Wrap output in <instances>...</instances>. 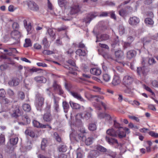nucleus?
Listing matches in <instances>:
<instances>
[{"instance_id":"nucleus-1","label":"nucleus","mask_w":158,"mask_h":158,"mask_svg":"<svg viewBox=\"0 0 158 158\" xmlns=\"http://www.w3.org/2000/svg\"><path fill=\"white\" fill-rule=\"evenodd\" d=\"M11 38L10 41L12 43V44L18 45L20 43L19 38L21 37V33L18 30H13L11 33Z\"/></svg>"},{"instance_id":"nucleus-2","label":"nucleus","mask_w":158,"mask_h":158,"mask_svg":"<svg viewBox=\"0 0 158 158\" xmlns=\"http://www.w3.org/2000/svg\"><path fill=\"white\" fill-rule=\"evenodd\" d=\"M44 99L43 95L37 94L36 95L35 105L37 109H40L44 103Z\"/></svg>"},{"instance_id":"nucleus-3","label":"nucleus","mask_w":158,"mask_h":158,"mask_svg":"<svg viewBox=\"0 0 158 158\" xmlns=\"http://www.w3.org/2000/svg\"><path fill=\"white\" fill-rule=\"evenodd\" d=\"M97 15H98L96 13L91 12L86 15V17L84 19V21L86 23H89Z\"/></svg>"},{"instance_id":"nucleus-4","label":"nucleus","mask_w":158,"mask_h":158,"mask_svg":"<svg viewBox=\"0 0 158 158\" xmlns=\"http://www.w3.org/2000/svg\"><path fill=\"white\" fill-rule=\"evenodd\" d=\"M115 57L116 58V61L118 63H122V60L124 58L123 51L121 50L116 51L115 52Z\"/></svg>"},{"instance_id":"nucleus-5","label":"nucleus","mask_w":158,"mask_h":158,"mask_svg":"<svg viewBox=\"0 0 158 158\" xmlns=\"http://www.w3.org/2000/svg\"><path fill=\"white\" fill-rule=\"evenodd\" d=\"M52 86L54 90L59 95L62 96L64 92L62 89L60 85L57 82L54 81L53 84Z\"/></svg>"},{"instance_id":"nucleus-6","label":"nucleus","mask_w":158,"mask_h":158,"mask_svg":"<svg viewBox=\"0 0 158 158\" xmlns=\"http://www.w3.org/2000/svg\"><path fill=\"white\" fill-rule=\"evenodd\" d=\"M133 81V78L132 76L127 75L123 77V83L124 85L127 86L131 84Z\"/></svg>"},{"instance_id":"nucleus-7","label":"nucleus","mask_w":158,"mask_h":158,"mask_svg":"<svg viewBox=\"0 0 158 158\" xmlns=\"http://www.w3.org/2000/svg\"><path fill=\"white\" fill-rule=\"evenodd\" d=\"M12 108L13 110L10 112L12 117H17L20 115L19 106H13Z\"/></svg>"},{"instance_id":"nucleus-8","label":"nucleus","mask_w":158,"mask_h":158,"mask_svg":"<svg viewBox=\"0 0 158 158\" xmlns=\"http://www.w3.org/2000/svg\"><path fill=\"white\" fill-rule=\"evenodd\" d=\"M43 119L44 121L50 123L53 119L52 117L49 112H46L43 115Z\"/></svg>"},{"instance_id":"nucleus-9","label":"nucleus","mask_w":158,"mask_h":158,"mask_svg":"<svg viewBox=\"0 0 158 158\" xmlns=\"http://www.w3.org/2000/svg\"><path fill=\"white\" fill-rule=\"evenodd\" d=\"M19 83V79L17 77H13L8 81V84L10 86L13 87L18 85Z\"/></svg>"},{"instance_id":"nucleus-10","label":"nucleus","mask_w":158,"mask_h":158,"mask_svg":"<svg viewBox=\"0 0 158 158\" xmlns=\"http://www.w3.org/2000/svg\"><path fill=\"white\" fill-rule=\"evenodd\" d=\"M139 22V18L136 16L131 17L128 20V23L131 25H135Z\"/></svg>"},{"instance_id":"nucleus-11","label":"nucleus","mask_w":158,"mask_h":158,"mask_svg":"<svg viewBox=\"0 0 158 158\" xmlns=\"http://www.w3.org/2000/svg\"><path fill=\"white\" fill-rule=\"evenodd\" d=\"M28 6L29 9L34 11H37L39 10V6L33 1H31L28 3Z\"/></svg>"},{"instance_id":"nucleus-12","label":"nucleus","mask_w":158,"mask_h":158,"mask_svg":"<svg viewBox=\"0 0 158 158\" xmlns=\"http://www.w3.org/2000/svg\"><path fill=\"white\" fill-rule=\"evenodd\" d=\"M137 71L139 75H140L141 74H142L143 75H145L148 72V70L145 67L143 66L138 67Z\"/></svg>"},{"instance_id":"nucleus-13","label":"nucleus","mask_w":158,"mask_h":158,"mask_svg":"<svg viewBox=\"0 0 158 158\" xmlns=\"http://www.w3.org/2000/svg\"><path fill=\"white\" fill-rule=\"evenodd\" d=\"M121 82V80L120 77L117 75H114L113 77L112 84L114 86L118 85Z\"/></svg>"},{"instance_id":"nucleus-14","label":"nucleus","mask_w":158,"mask_h":158,"mask_svg":"<svg viewBox=\"0 0 158 158\" xmlns=\"http://www.w3.org/2000/svg\"><path fill=\"white\" fill-rule=\"evenodd\" d=\"M71 94L75 98L81 101L85 102V100L81 96L80 94L76 92L71 91L70 92Z\"/></svg>"},{"instance_id":"nucleus-15","label":"nucleus","mask_w":158,"mask_h":158,"mask_svg":"<svg viewBox=\"0 0 158 158\" xmlns=\"http://www.w3.org/2000/svg\"><path fill=\"white\" fill-rule=\"evenodd\" d=\"M34 80L37 83H45L46 81V79L43 76H36L34 78Z\"/></svg>"},{"instance_id":"nucleus-16","label":"nucleus","mask_w":158,"mask_h":158,"mask_svg":"<svg viewBox=\"0 0 158 158\" xmlns=\"http://www.w3.org/2000/svg\"><path fill=\"white\" fill-rule=\"evenodd\" d=\"M80 10V9L78 5H75L72 6L71 7L70 11V14L71 15H73L77 13Z\"/></svg>"},{"instance_id":"nucleus-17","label":"nucleus","mask_w":158,"mask_h":158,"mask_svg":"<svg viewBox=\"0 0 158 158\" xmlns=\"http://www.w3.org/2000/svg\"><path fill=\"white\" fill-rule=\"evenodd\" d=\"M117 135L120 138L124 137L126 135V133L123 128L118 129L117 131Z\"/></svg>"},{"instance_id":"nucleus-18","label":"nucleus","mask_w":158,"mask_h":158,"mask_svg":"<svg viewBox=\"0 0 158 158\" xmlns=\"http://www.w3.org/2000/svg\"><path fill=\"white\" fill-rule=\"evenodd\" d=\"M136 52L135 50H130L127 53V57L128 59H131L136 56Z\"/></svg>"},{"instance_id":"nucleus-19","label":"nucleus","mask_w":158,"mask_h":158,"mask_svg":"<svg viewBox=\"0 0 158 158\" xmlns=\"http://www.w3.org/2000/svg\"><path fill=\"white\" fill-rule=\"evenodd\" d=\"M106 141L110 145H112L114 144H118L117 140L115 139L110 138L107 136H106Z\"/></svg>"},{"instance_id":"nucleus-20","label":"nucleus","mask_w":158,"mask_h":158,"mask_svg":"<svg viewBox=\"0 0 158 158\" xmlns=\"http://www.w3.org/2000/svg\"><path fill=\"white\" fill-rule=\"evenodd\" d=\"M90 72L93 75L98 76L101 74V70L98 68H93L90 70Z\"/></svg>"},{"instance_id":"nucleus-21","label":"nucleus","mask_w":158,"mask_h":158,"mask_svg":"<svg viewBox=\"0 0 158 158\" xmlns=\"http://www.w3.org/2000/svg\"><path fill=\"white\" fill-rule=\"evenodd\" d=\"M107 134L109 135L112 137H117V131H115L113 129H109L106 131Z\"/></svg>"},{"instance_id":"nucleus-22","label":"nucleus","mask_w":158,"mask_h":158,"mask_svg":"<svg viewBox=\"0 0 158 158\" xmlns=\"http://www.w3.org/2000/svg\"><path fill=\"white\" fill-rule=\"evenodd\" d=\"M33 125L35 127H40L42 128H46V125L42 124L40 122L36 120H34L32 122Z\"/></svg>"},{"instance_id":"nucleus-23","label":"nucleus","mask_w":158,"mask_h":158,"mask_svg":"<svg viewBox=\"0 0 158 158\" xmlns=\"http://www.w3.org/2000/svg\"><path fill=\"white\" fill-rule=\"evenodd\" d=\"M109 38V36L107 34H104L101 35L100 38H98V36H97V40L96 41V42L101 41L105 40H108Z\"/></svg>"},{"instance_id":"nucleus-24","label":"nucleus","mask_w":158,"mask_h":158,"mask_svg":"<svg viewBox=\"0 0 158 158\" xmlns=\"http://www.w3.org/2000/svg\"><path fill=\"white\" fill-rule=\"evenodd\" d=\"M39 70V69H38L36 68H33L31 69H27L26 70L24 74V76L26 77H27L28 76V74L27 73L28 72H36L38 71Z\"/></svg>"},{"instance_id":"nucleus-25","label":"nucleus","mask_w":158,"mask_h":158,"mask_svg":"<svg viewBox=\"0 0 158 158\" xmlns=\"http://www.w3.org/2000/svg\"><path fill=\"white\" fill-rule=\"evenodd\" d=\"M58 98H56L55 96H54L53 98L54 102V108L55 110L57 112H58V110L59 108V105L58 104L59 102L57 100V99Z\"/></svg>"},{"instance_id":"nucleus-26","label":"nucleus","mask_w":158,"mask_h":158,"mask_svg":"<svg viewBox=\"0 0 158 158\" xmlns=\"http://www.w3.org/2000/svg\"><path fill=\"white\" fill-rule=\"evenodd\" d=\"M25 133L26 135H28L32 138H34L35 136V134L34 131L30 129H27L26 130Z\"/></svg>"},{"instance_id":"nucleus-27","label":"nucleus","mask_w":158,"mask_h":158,"mask_svg":"<svg viewBox=\"0 0 158 158\" xmlns=\"http://www.w3.org/2000/svg\"><path fill=\"white\" fill-rule=\"evenodd\" d=\"M77 155L76 158H82L83 156V151L80 148H78L76 151Z\"/></svg>"},{"instance_id":"nucleus-28","label":"nucleus","mask_w":158,"mask_h":158,"mask_svg":"<svg viewBox=\"0 0 158 158\" xmlns=\"http://www.w3.org/2000/svg\"><path fill=\"white\" fill-rule=\"evenodd\" d=\"M69 104L71 107L73 109H79L81 107L80 105L79 104L74 103L72 101H70Z\"/></svg>"},{"instance_id":"nucleus-29","label":"nucleus","mask_w":158,"mask_h":158,"mask_svg":"<svg viewBox=\"0 0 158 158\" xmlns=\"http://www.w3.org/2000/svg\"><path fill=\"white\" fill-rule=\"evenodd\" d=\"M76 53L79 56H85L86 54V53L85 50H83L81 49L77 50L76 52Z\"/></svg>"},{"instance_id":"nucleus-30","label":"nucleus","mask_w":158,"mask_h":158,"mask_svg":"<svg viewBox=\"0 0 158 158\" xmlns=\"http://www.w3.org/2000/svg\"><path fill=\"white\" fill-rule=\"evenodd\" d=\"M118 14L122 17H124L127 16V13L126 10L122 8L118 11Z\"/></svg>"},{"instance_id":"nucleus-31","label":"nucleus","mask_w":158,"mask_h":158,"mask_svg":"<svg viewBox=\"0 0 158 158\" xmlns=\"http://www.w3.org/2000/svg\"><path fill=\"white\" fill-rule=\"evenodd\" d=\"M59 5L60 7H65L67 4L66 0H58Z\"/></svg>"},{"instance_id":"nucleus-32","label":"nucleus","mask_w":158,"mask_h":158,"mask_svg":"<svg viewBox=\"0 0 158 158\" xmlns=\"http://www.w3.org/2000/svg\"><path fill=\"white\" fill-rule=\"evenodd\" d=\"M23 110L29 112L31 110V108L30 105L28 104H24L22 106Z\"/></svg>"},{"instance_id":"nucleus-33","label":"nucleus","mask_w":158,"mask_h":158,"mask_svg":"<svg viewBox=\"0 0 158 158\" xmlns=\"http://www.w3.org/2000/svg\"><path fill=\"white\" fill-rule=\"evenodd\" d=\"M62 106L64 112L65 113H67L69 108V106L68 103L66 101L63 102L62 103Z\"/></svg>"},{"instance_id":"nucleus-34","label":"nucleus","mask_w":158,"mask_h":158,"mask_svg":"<svg viewBox=\"0 0 158 158\" xmlns=\"http://www.w3.org/2000/svg\"><path fill=\"white\" fill-rule=\"evenodd\" d=\"M47 140L45 139H43L41 143V147L42 150H45L46 147V144L47 143Z\"/></svg>"},{"instance_id":"nucleus-35","label":"nucleus","mask_w":158,"mask_h":158,"mask_svg":"<svg viewBox=\"0 0 158 158\" xmlns=\"http://www.w3.org/2000/svg\"><path fill=\"white\" fill-rule=\"evenodd\" d=\"M42 44L44 45V47L45 48H47L49 46L47 38L46 37L43 38L42 40Z\"/></svg>"},{"instance_id":"nucleus-36","label":"nucleus","mask_w":158,"mask_h":158,"mask_svg":"<svg viewBox=\"0 0 158 158\" xmlns=\"http://www.w3.org/2000/svg\"><path fill=\"white\" fill-rule=\"evenodd\" d=\"M18 141V138L17 137L11 138L10 140V144L13 145L16 144L17 143Z\"/></svg>"},{"instance_id":"nucleus-37","label":"nucleus","mask_w":158,"mask_h":158,"mask_svg":"<svg viewBox=\"0 0 158 158\" xmlns=\"http://www.w3.org/2000/svg\"><path fill=\"white\" fill-rule=\"evenodd\" d=\"M11 149V150H10L9 152L10 155L9 158H17L16 153L14 152V148H12Z\"/></svg>"},{"instance_id":"nucleus-38","label":"nucleus","mask_w":158,"mask_h":158,"mask_svg":"<svg viewBox=\"0 0 158 158\" xmlns=\"http://www.w3.org/2000/svg\"><path fill=\"white\" fill-rule=\"evenodd\" d=\"M93 139V138L88 137L86 139L85 143L86 145H89L92 143Z\"/></svg>"},{"instance_id":"nucleus-39","label":"nucleus","mask_w":158,"mask_h":158,"mask_svg":"<svg viewBox=\"0 0 158 158\" xmlns=\"http://www.w3.org/2000/svg\"><path fill=\"white\" fill-rule=\"evenodd\" d=\"M88 128L90 131H93L96 129V126L94 123H90L89 125Z\"/></svg>"},{"instance_id":"nucleus-40","label":"nucleus","mask_w":158,"mask_h":158,"mask_svg":"<svg viewBox=\"0 0 158 158\" xmlns=\"http://www.w3.org/2000/svg\"><path fill=\"white\" fill-rule=\"evenodd\" d=\"M145 22L148 25H152L154 23L153 20L150 18H147L145 19Z\"/></svg>"},{"instance_id":"nucleus-41","label":"nucleus","mask_w":158,"mask_h":158,"mask_svg":"<svg viewBox=\"0 0 158 158\" xmlns=\"http://www.w3.org/2000/svg\"><path fill=\"white\" fill-rule=\"evenodd\" d=\"M7 94L10 97L13 98L15 96V93L14 91L11 89H9L7 90Z\"/></svg>"},{"instance_id":"nucleus-42","label":"nucleus","mask_w":158,"mask_h":158,"mask_svg":"<svg viewBox=\"0 0 158 158\" xmlns=\"http://www.w3.org/2000/svg\"><path fill=\"white\" fill-rule=\"evenodd\" d=\"M25 43L24 44V47H27L31 46V41L30 39H26L25 40Z\"/></svg>"},{"instance_id":"nucleus-43","label":"nucleus","mask_w":158,"mask_h":158,"mask_svg":"<svg viewBox=\"0 0 158 158\" xmlns=\"http://www.w3.org/2000/svg\"><path fill=\"white\" fill-rule=\"evenodd\" d=\"M85 130H83L82 133H77V134L76 135V138H78L82 140L84 137L83 133H85Z\"/></svg>"},{"instance_id":"nucleus-44","label":"nucleus","mask_w":158,"mask_h":158,"mask_svg":"<svg viewBox=\"0 0 158 158\" xmlns=\"http://www.w3.org/2000/svg\"><path fill=\"white\" fill-rule=\"evenodd\" d=\"M103 80L106 82H108L110 79V76L107 74H104L103 75Z\"/></svg>"},{"instance_id":"nucleus-45","label":"nucleus","mask_w":158,"mask_h":158,"mask_svg":"<svg viewBox=\"0 0 158 158\" xmlns=\"http://www.w3.org/2000/svg\"><path fill=\"white\" fill-rule=\"evenodd\" d=\"M124 92L130 95H132L134 94V90L131 89L129 88H127L124 90Z\"/></svg>"},{"instance_id":"nucleus-46","label":"nucleus","mask_w":158,"mask_h":158,"mask_svg":"<svg viewBox=\"0 0 158 158\" xmlns=\"http://www.w3.org/2000/svg\"><path fill=\"white\" fill-rule=\"evenodd\" d=\"M96 148L97 150L101 152H105L107 151L106 148L100 145H98L97 146Z\"/></svg>"},{"instance_id":"nucleus-47","label":"nucleus","mask_w":158,"mask_h":158,"mask_svg":"<svg viewBox=\"0 0 158 158\" xmlns=\"http://www.w3.org/2000/svg\"><path fill=\"white\" fill-rule=\"evenodd\" d=\"M119 34L121 35H123L125 33V29L122 25H120L119 27Z\"/></svg>"},{"instance_id":"nucleus-48","label":"nucleus","mask_w":158,"mask_h":158,"mask_svg":"<svg viewBox=\"0 0 158 158\" xmlns=\"http://www.w3.org/2000/svg\"><path fill=\"white\" fill-rule=\"evenodd\" d=\"M25 27L26 29L27 32L28 34L31 33V23H28V25L26 26Z\"/></svg>"},{"instance_id":"nucleus-49","label":"nucleus","mask_w":158,"mask_h":158,"mask_svg":"<svg viewBox=\"0 0 158 158\" xmlns=\"http://www.w3.org/2000/svg\"><path fill=\"white\" fill-rule=\"evenodd\" d=\"M59 150L60 152H65L67 150V147L65 145H63L59 148Z\"/></svg>"},{"instance_id":"nucleus-50","label":"nucleus","mask_w":158,"mask_h":158,"mask_svg":"<svg viewBox=\"0 0 158 158\" xmlns=\"http://www.w3.org/2000/svg\"><path fill=\"white\" fill-rule=\"evenodd\" d=\"M45 55H49L54 54V52L52 51H51L47 50H44L42 52Z\"/></svg>"},{"instance_id":"nucleus-51","label":"nucleus","mask_w":158,"mask_h":158,"mask_svg":"<svg viewBox=\"0 0 158 158\" xmlns=\"http://www.w3.org/2000/svg\"><path fill=\"white\" fill-rule=\"evenodd\" d=\"M5 138L3 135H0V145H3L5 144Z\"/></svg>"},{"instance_id":"nucleus-52","label":"nucleus","mask_w":158,"mask_h":158,"mask_svg":"<svg viewBox=\"0 0 158 158\" xmlns=\"http://www.w3.org/2000/svg\"><path fill=\"white\" fill-rule=\"evenodd\" d=\"M12 26L14 30H18L19 27L18 23L16 22L12 24Z\"/></svg>"},{"instance_id":"nucleus-53","label":"nucleus","mask_w":158,"mask_h":158,"mask_svg":"<svg viewBox=\"0 0 158 158\" xmlns=\"http://www.w3.org/2000/svg\"><path fill=\"white\" fill-rule=\"evenodd\" d=\"M18 97L21 100H23L25 98V94L23 92L21 91H19L18 93Z\"/></svg>"},{"instance_id":"nucleus-54","label":"nucleus","mask_w":158,"mask_h":158,"mask_svg":"<svg viewBox=\"0 0 158 158\" xmlns=\"http://www.w3.org/2000/svg\"><path fill=\"white\" fill-rule=\"evenodd\" d=\"M54 137L58 142H60L61 141V139L57 133L55 132L54 133Z\"/></svg>"},{"instance_id":"nucleus-55","label":"nucleus","mask_w":158,"mask_h":158,"mask_svg":"<svg viewBox=\"0 0 158 158\" xmlns=\"http://www.w3.org/2000/svg\"><path fill=\"white\" fill-rule=\"evenodd\" d=\"M32 144L30 141H28L26 146V149L27 150H30L32 148Z\"/></svg>"},{"instance_id":"nucleus-56","label":"nucleus","mask_w":158,"mask_h":158,"mask_svg":"<svg viewBox=\"0 0 158 158\" xmlns=\"http://www.w3.org/2000/svg\"><path fill=\"white\" fill-rule=\"evenodd\" d=\"M91 116V114L90 112L86 111L85 114L84 118L86 119H89Z\"/></svg>"},{"instance_id":"nucleus-57","label":"nucleus","mask_w":158,"mask_h":158,"mask_svg":"<svg viewBox=\"0 0 158 158\" xmlns=\"http://www.w3.org/2000/svg\"><path fill=\"white\" fill-rule=\"evenodd\" d=\"M143 41L144 44H146L149 43L151 41V40L149 38L145 37L143 39Z\"/></svg>"},{"instance_id":"nucleus-58","label":"nucleus","mask_w":158,"mask_h":158,"mask_svg":"<svg viewBox=\"0 0 158 158\" xmlns=\"http://www.w3.org/2000/svg\"><path fill=\"white\" fill-rule=\"evenodd\" d=\"M109 14H110V17L114 20L116 19V17L114 12L113 10L109 12Z\"/></svg>"},{"instance_id":"nucleus-59","label":"nucleus","mask_w":158,"mask_h":158,"mask_svg":"<svg viewBox=\"0 0 158 158\" xmlns=\"http://www.w3.org/2000/svg\"><path fill=\"white\" fill-rule=\"evenodd\" d=\"M23 119L25 121L27 122V123H28L30 122V119L28 117V116L26 115H24L23 116Z\"/></svg>"},{"instance_id":"nucleus-60","label":"nucleus","mask_w":158,"mask_h":158,"mask_svg":"<svg viewBox=\"0 0 158 158\" xmlns=\"http://www.w3.org/2000/svg\"><path fill=\"white\" fill-rule=\"evenodd\" d=\"M48 32L51 37H54L55 35V33L52 30L51 28L49 29L48 30Z\"/></svg>"},{"instance_id":"nucleus-61","label":"nucleus","mask_w":158,"mask_h":158,"mask_svg":"<svg viewBox=\"0 0 158 158\" xmlns=\"http://www.w3.org/2000/svg\"><path fill=\"white\" fill-rule=\"evenodd\" d=\"M149 134L151 135L152 136L155 138H157L158 137V134L157 133H155L154 131H151L149 132Z\"/></svg>"},{"instance_id":"nucleus-62","label":"nucleus","mask_w":158,"mask_h":158,"mask_svg":"<svg viewBox=\"0 0 158 158\" xmlns=\"http://www.w3.org/2000/svg\"><path fill=\"white\" fill-rule=\"evenodd\" d=\"M106 113H99L98 114V117L100 119L103 118H105Z\"/></svg>"},{"instance_id":"nucleus-63","label":"nucleus","mask_w":158,"mask_h":158,"mask_svg":"<svg viewBox=\"0 0 158 158\" xmlns=\"http://www.w3.org/2000/svg\"><path fill=\"white\" fill-rule=\"evenodd\" d=\"M148 62L149 64L151 65L155 64L156 61L154 58H152L149 59Z\"/></svg>"},{"instance_id":"nucleus-64","label":"nucleus","mask_w":158,"mask_h":158,"mask_svg":"<svg viewBox=\"0 0 158 158\" xmlns=\"http://www.w3.org/2000/svg\"><path fill=\"white\" fill-rule=\"evenodd\" d=\"M67 62L70 65L74 66L75 65V64L74 61L70 59L68 60Z\"/></svg>"}]
</instances>
